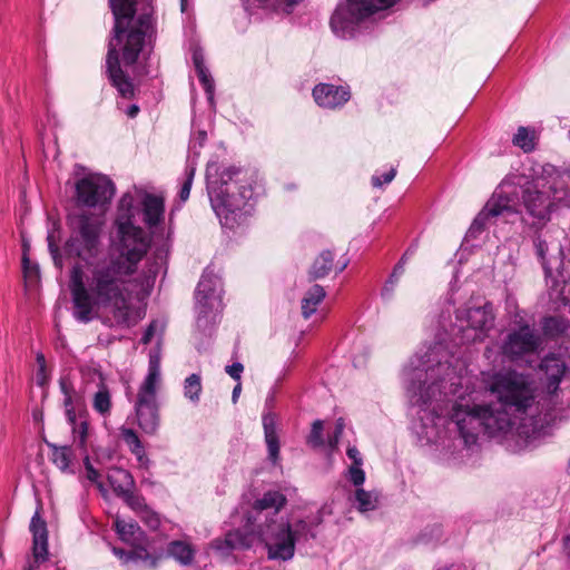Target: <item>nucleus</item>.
<instances>
[{
	"mask_svg": "<svg viewBox=\"0 0 570 570\" xmlns=\"http://www.w3.org/2000/svg\"><path fill=\"white\" fill-rule=\"evenodd\" d=\"M483 389L497 402L481 400L482 391L461 393L455 400H448L446 386L451 393L461 385V377L446 363L436 368H405L404 382L410 403L417 407L412 429L423 444L439 443L441 425L455 432L463 446L471 449L478 443L481 432L492 436L508 432L517 420L532 406L533 390L529 379L514 370L483 372Z\"/></svg>",
	"mask_w": 570,
	"mask_h": 570,
	"instance_id": "obj_1",
	"label": "nucleus"
},
{
	"mask_svg": "<svg viewBox=\"0 0 570 570\" xmlns=\"http://www.w3.org/2000/svg\"><path fill=\"white\" fill-rule=\"evenodd\" d=\"M137 212L131 196L122 195L114 220L115 238L107 256L92 265L88 286L83 282L81 265L72 266L69 288L72 315L78 322L89 323L95 305L107 307L125 301V285L137 272L138 264L147 255L151 242L141 227L132 224Z\"/></svg>",
	"mask_w": 570,
	"mask_h": 570,
	"instance_id": "obj_2",
	"label": "nucleus"
},
{
	"mask_svg": "<svg viewBox=\"0 0 570 570\" xmlns=\"http://www.w3.org/2000/svg\"><path fill=\"white\" fill-rule=\"evenodd\" d=\"M286 503L287 499L282 492H265L262 498L255 500L247 512L246 525L213 540L212 549L222 558H228L235 552L252 549L257 542H264L268 559L291 560L296 544H305L317 538V528L323 523V514L317 511L289 523L279 515Z\"/></svg>",
	"mask_w": 570,
	"mask_h": 570,
	"instance_id": "obj_3",
	"label": "nucleus"
},
{
	"mask_svg": "<svg viewBox=\"0 0 570 570\" xmlns=\"http://www.w3.org/2000/svg\"><path fill=\"white\" fill-rule=\"evenodd\" d=\"M153 0H109L114 16L112 36L106 57L107 76L121 97L134 96L131 78L121 69L118 46H122V60L134 66L142 52L146 40L153 36Z\"/></svg>",
	"mask_w": 570,
	"mask_h": 570,
	"instance_id": "obj_4",
	"label": "nucleus"
},
{
	"mask_svg": "<svg viewBox=\"0 0 570 570\" xmlns=\"http://www.w3.org/2000/svg\"><path fill=\"white\" fill-rule=\"evenodd\" d=\"M494 194L498 202L507 208L502 210L504 220L511 224L520 220L523 228H546L552 213L568 197L561 181H553L547 188L540 189L524 175L503 179Z\"/></svg>",
	"mask_w": 570,
	"mask_h": 570,
	"instance_id": "obj_5",
	"label": "nucleus"
},
{
	"mask_svg": "<svg viewBox=\"0 0 570 570\" xmlns=\"http://www.w3.org/2000/svg\"><path fill=\"white\" fill-rule=\"evenodd\" d=\"M254 171L240 166L209 161L206 167V190L212 209L223 227L233 229L249 214L254 196Z\"/></svg>",
	"mask_w": 570,
	"mask_h": 570,
	"instance_id": "obj_6",
	"label": "nucleus"
},
{
	"mask_svg": "<svg viewBox=\"0 0 570 570\" xmlns=\"http://www.w3.org/2000/svg\"><path fill=\"white\" fill-rule=\"evenodd\" d=\"M222 279L207 267L195 291V340L199 353L208 351L223 311Z\"/></svg>",
	"mask_w": 570,
	"mask_h": 570,
	"instance_id": "obj_7",
	"label": "nucleus"
},
{
	"mask_svg": "<svg viewBox=\"0 0 570 570\" xmlns=\"http://www.w3.org/2000/svg\"><path fill=\"white\" fill-rule=\"evenodd\" d=\"M106 225L104 213L72 209L67 215L69 236L63 245L68 257H76L91 264L102 248V235Z\"/></svg>",
	"mask_w": 570,
	"mask_h": 570,
	"instance_id": "obj_8",
	"label": "nucleus"
},
{
	"mask_svg": "<svg viewBox=\"0 0 570 570\" xmlns=\"http://www.w3.org/2000/svg\"><path fill=\"white\" fill-rule=\"evenodd\" d=\"M399 0H341L330 20L333 33L341 39H353L360 26L380 10L387 9Z\"/></svg>",
	"mask_w": 570,
	"mask_h": 570,
	"instance_id": "obj_9",
	"label": "nucleus"
},
{
	"mask_svg": "<svg viewBox=\"0 0 570 570\" xmlns=\"http://www.w3.org/2000/svg\"><path fill=\"white\" fill-rule=\"evenodd\" d=\"M543 350V340L534 326L518 322L508 330L500 344L503 360L517 364H531Z\"/></svg>",
	"mask_w": 570,
	"mask_h": 570,
	"instance_id": "obj_10",
	"label": "nucleus"
},
{
	"mask_svg": "<svg viewBox=\"0 0 570 570\" xmlns=\"http://www.w3.org/2000/svg\"><path fill=\"white\" fill-rule=\"evenodd\" d=\"M116 186L105 175H87L76 181L73 209L90 210V213H104L115 196Z\"/></svg>",
	"mask_w": 570,
	"mask_h": 570,
	"instance_id": "obj_11",
	"label": "nucleus"
},
{
	"mask_svg": "<svg viewBox=\"0 0 570 570\" xmlns=\"http://www.w3.org/2000/svg\"><path fill=\"white\" fill-rule=\"evenodd\" d=\"M456 318L466 322L468 326L474 331L471 340L475 341L493 328L494 313L491 303L485 302L481 306H466L456 311Z\"/></svg>",
	"mask_w": 570,
	"mask_h": 570,
	"instance_id": "obj_12",
	"label": "nucleus"
},
{
	"mask_svg": "<svg viewBox=\"0 0 570 570\" xmlns=\"http://www.w3.org/2000/svg\"><path fill=\"white\" fill-rule=\"evenodd\" d=\"M312 96L316 105L323 109H341L352 97L350 86H336L327 82L317 83Z\"/></svg>",
	"mask_w": 570,
	"mask_h": 570,
	"instance_id": "obj_13",
	"label": "nucleus"
},
{
	"mask_svg": "<svg viewBox=\"0 0 570 570\" xmlns=\"http://www.w3.org/2000/svg\"><path fill=\"white\" fill-rule=\"evenodd\" d=\"M127 194L131 196L132 206L138 209L132 219L134 226L139 227L138 225H136V217L139 215L142 216L144 224L150 229L157 227L160 223H163L165 212V204L163 197L145 193L142 200L139 204H135L134 196L130 193H125L124 195Z\"/></svg>",
	"mask_w": 570,
	"mask_h": 570,
	"instance_id": "obj_14",
	"label": "nucleus"
},
{
	"mask_svg": "<svg viewBox=\"0 0 570 570\" xmlns=\"http://www.w3.org/2000/svg\"><path fill=\"white\" fill-rule=\"evenodd\" d=\"M135 409L139 428L146 434H155L160 421L156 397H145L144 394L137 395Z\"/></svg>",
	"mask_w": 570,
	"mask_h": 570,
	"instance_id": "obj_15",
	"label": "nucleus"
},
{
	"mask_svg": "<svg viewBox=\"0 0 570 570\" xmlns=\"http://www.w3.org/2000/svg\"><path fill=\"white\" fill-rule=\"evenodd\" d=\"M540 370L546 375L548 392L554 394L568 370L566 358L560 354L550 353L541 360Z\"/></svg>",
	"mask_w": 570,
	"mask_h": 570,
	"instance_id": "obj_16",
	"label": "nucleus"
},
{
	"mask_svg": "<svg viewBox=\"0 0 570 570\" xmlns=\"http://www.w3.org/2000/svg\"><path fill=\"white\" fill-rule=\"evenodd\" d=\"M507 208L498 202V197L493 193L491 198L487 202L483 209L473 219L470 228L468 229L463 244H469L471 239H476L480 234L485 229L489 218L503 217V212Z\"/></svg>",
	"mask_w": 570,
	"mask_h": 570,
	"instance_id": "obj_17",
	"label": "nucleus"
},
{
	"mask_svg": "<svg viewBox=\"0 0 570 570\" xmlns=\"http://www.w3.org/2000/svg\"><path fill=\"white\" fill-rule=\"evenodd\" d=\"M32 532V551L37 562H43L48 558V530L47 523L41 519L39 511H36L30 522Z\"/></svg>",
	"mask_w": 570,
	"mask_h": 570,
	"instance_id": "obj_18",
	"label": "nucleus"
},
{
	"mask_svg": "<svg viewBox=\"0 0 570 570\" xmlns=\"http://www.w3.org/2000/svg\"><path fill=\"white\" fill-rule=\"evenodd\" d=\"M191 59H193V63H194L197 77L199 79V82L202 83V86L207 95V100H208L210 107L215 108V99H214L215 82H214V79H213L208 68L205 65L204 51L200 47H195L193 49Z\"/></svg>",
	"mask_w": 570,
	"mask_h": 570,
	"instance_id": "obj_19",
	"label": "nucleus"
},
{
	"mask_svg": "<svg viewBox=\"0 0 570 570\" xmlns=\"http://www.w3.org/2000/svg\"><path fill=\"white\" fill-rule=\"evenodd\" d=\"M263 429L268 450V460L276 464L279 459V439L276 432V416L272 412L263 414Z\"/></svg>",
	"mask_w": 570,
	"mask_h": 570,
	"instance_id": "obj_20",
	"label": "nucleus"
},
{
	"mask_svg": "<svg viewBox=\"0 0 570 570\" xmlns=\"http://www.w3.org/2000/svg\"><path fill=\"white\" fill-rule=\"evenodd\" d=\"M523 232L531 238L535 256L541 262L546 274H550L551 268L549 267V262L547 259L549 245L546 228H523Z\"/></svg>",
	"mask_w": 570,
	"mask_h": 570,
	"instance_id": "obj_21",
	"label": "nucleus"
},
{
	"mask_svg": "<svg viewBox=\"0 0 570 570\" xmlns=\"http://www.w3.org/2000/svg\"><path fill=\"white\" fill-rule=\"evenodd\" d=\"M107 480L118 498L128 489H135L136 485L131 473L118 466L109 469Z\"/></svg>",
	"mask_w": 570,
	"mask_h": 570,
	"instance_id": "obj_22",
	"label": "nucleus"
},
{
	"mask_svg": "<svg viewBox=\"0 0 570 570\" xmlns=\"http://www.w3.org/2000/svg\"><path fill=\"white\" fill-rule=\"evenodd\" d=\"M333 264L334 254L328 249L322 250L320 255L314 259L307 272V281L312 283L320 278H324L332 271Z\"/></svg>",
	"mask_w": 570,
	"mask_h": 570,
	"instance_id": "obj_23",
	"label": "nucleus"
},
{
	"mask_svg": "<svg viewBox=\"0 0 570 570\" xmlns=\"http://www.w3.org/2000/svg\"><path fill=\"white\" fill-rule=\"evenodd\" d=\"M326 292L322 285L314 284L302 298V315L305 320L309 318L315 312L317 305L324 299Z\"/></svg>",
	"mask_w": 570,
	"mask_h": 570,
	"instance_id": "obj_24",
	"label": "nucleus"
},
{
	"mask_svg": "<svg viewBox=\"0 0 570 570\" xmlns=\"http://www.w3.org/2000/svg\"><path fill=\"white\" fill-rule=\"evenodd\" d=\"M158 258H161L160 253L157 254L156 258L148 261L146 269H144L142 274L136 278L141 292L146 295H149L154 288L155 281L160 271L161 263L158 262Z\"/></svg>",
	"mask_w": 570,
	"mask_h": 570,
	"instance_id": "obj_25",
	"label": "nucleus"
},
{
	"mask_svg": "<svg viewBox=\"0 0 570 570\" xmlns=\"http://www.w3.org/2000/svg\"><path fill=\"white\" fill-rule=\"evenodd\" d=\"M380 495L376 491H365L364 489H356L354 495V504L356 509L362 512L373 511L379 508Z\"/></svg>",
	"mask_w": 570,
	"mask_h": 570,
	"instance_id": "obj_26",
	"label": "nucleus"
},
{
	"mask_svg": "<svg viewBox=\"0 0 570 570\" xmlns=\"http://www.w3.org/2000/svg\"><path fill=\"white\" fill-rule=\"evenodd\" d=\"M46 444L52 451V462L57 465V468H59L62 472L68 471L72 458L71 446H59L48 441H46Z\"/></svg>",
	"mask_w": 570,
	"mask_h": 570,
	"instance_id": "obj_27",
	"label": "nucleus"
},
{
	"mask_svg": "<svg viewBox=\"0 0 570 570\" xmlns=\"http://www.w3.org/2000/svg\"><path fill=\"white\" fill-rule=\"evenodd\" d=\"M541 328L544 336L556 338L567 330V321L561 316H546L541 321Z\"/></svg>",
	"mask_w": 570,
	"mask_h": 570,
	"instance_id": "obj_28",
	"label": "nucleus"
},
{
	"mask_svg": "<svg viewBox=\"0 0 570 570\" xmlns=\"http://www.w3.org/2000/svg\"><path fill=\"white\" fill-rule=\"evenodd\" d=\"M114 525L120 540L125 542L131 539H138L144 534L141 528L136 521L126 522L125 520L117 518L114 522Z\"/></svg>",
	"mask_w": 570,
	"mask_h": 570,
	"instance_id": "obj_29",
	"label": "nucleus"
},
{
	"mask_svg": "<svg viewBox=\"0 0 570 570\" xmlns=\"http://www.w3.org/2000/svg\"><path fill=\"white\" fill-rule=\"evenodd\" d=\"M443 537L442 525L439 523L428 524L421 532L415 537L414 542L416 544H435L441 541Z\"/></svg>",
	"mask_w": 570,
	"mask_h": 570,
	"instance_id": "obj_30",
	"label": "nucleus"
},
{
	"mask_svg": "<svg viewBox=\"0 0 570 570\" xmlns=\"http://www.w3.org/2000/svg\"><path fill=\"white\" fill-rule=\"evenodd\" d=\"M202 390V377L199 374L193 373L185 379L184 396L191 403L196 404L199 402Z\"/></svg>",
	"mask_w": 570,
	"mask_h": 570,
	"instance_id": "obj_31",
	"label": "nucleus"
},
{
	"mask_svg": "<svg viewBox=\"0 0 570 570\" xmlns=\"http://www.w3.org/2000/svg\"><path fill=\"white\" fill-rule=\"evenodd\" d=\"M169 554L184 566L191 563L194 553L189 544L183 541H174L168 548Z\"/></svg>",
	"mask_w": 570,
	"mask_h": 570,
	"instance_id": "obj_32",
	"label": "nucleus"
},
{
	"mask_svg": "<svg viewBox=\"0 0 570 570\" xmlns=\"http://www.w3.org/2000/svg\"><path fill=\"white\" fill-rule=\"evenodd\" d=\"M127 562L142 563L147 568L154 569L157 566V558L148 552L144 547H137L129 551Z\"/></svg>",
	"mask_w": 570,
	"mask_h": 570,
	"instance_id": "obj_33",
	"label": "nucleus"
},
{
	"mask_svg": "<svg viewBox=\"0 0 570 570\" xmlns=\"http://www.w3.org/2000/svg\"><path fill=\"white\" fill-rule=\"evenodd\" d=\"M196 167H197V163L195 159H193V158L186 159L185 180L179 190V199L183 203L186 202L189 197L194 177H195V173H196Z\"/></svg>",
	"mask_w": 570,
	"mask_h": 570,
	"instance_id": "obj_34",
	"label": "nucleus"
},
{
	"mask_svg": "<svg viewBox=\"0 0 570 570\" xmlns=\"http://www.w3.org/2000/svg\"><path fill=\"white\" fill-rule=\"evenodd\" d=\"M512 142L524 153H530L534 149V135L527 127L521 126L518 128L517 134H514Z\"/></svg>",
	"mask_w": 570,
	"mask_h": 570,
	"instance_id": "obj_35",
	"label": "nucleus"
},
{
	"mask_svg": "<svg viewBox=\"0 0 570 570\" xmlns=\"http://www.w3.org/2000/svg\"><path fill=\"white\" fill-rule=\"evenodd\" d=\"M207 139V132L204 129H197L193 132L191 138L188 145V155L187 159L193 158L197 161V158L200 155V150L205 145Z\"/></svg>",
	"mask_w": 570,
	"mask_h": 570,
	"instance_id": "obj_36",
	"label": "nucleus"
},
{
	"mask_svg": "<svg viewBox=\"0 0 570 570\" xmlns=\"http://www.w3.org/2000/svg\"><path fill=\"white\" fill-rule=\"evenodd\" d=\"M119 498L122 499L124 502L138 514H141L148 508L144 497L135 493L134 489H128Z\"/></svg>",
	"mask_w": 570,
	"mask_h": 570,
	"instance_id": "obj_37",
	"label": "nucleus"
},
{
	"mask_svg": "<svg viewBox=\"0 0 570 570\" xmlns=\"http://www.w3.org/2000/svg\"><path fill=\"white\" fill-rule=\"evenodd\" d=\"M440 363H441V362H438V364H436V365L429 366V365H426V363H425L424 361H422V360H416V364L414 363V361H412V362H411V366H410L409 368H416V367H419V368H424V370H429V371H430V370H432V368H436V367L440 365ZM444 363L449 364V365L451 366V368H452L453 371H455V373L461 377V385L456 387V392H455L454 394L450 392V390H449V384L443 383V385H445V386H446V391L449 392V394H448V400H451V399H450V396H453V397H454L453 400H455V399L460 395V394H458V393H459V390H461V389L463 387V377H462V375H461V373H460V372H462V371H463V367H460V368H459V372H458V371L455 370V367H453V366H452V364H451L450 362L445 361ZM439 385H440V386H442V384H441V383H439ZM441 390H444V389H443V387H441Z\"/></svg>",
	"mask_w": 570,
	"mask_h": 570,
	"instance_id": "obj_38",
	"label": "nucleus"
},
{
	"mask_svg": "<svg viewBox=\"0 0 570 570\" xmlns=\"http://www.w3.org/2000/svg\"><path fill=\"white\" fill-rule=\"evenodd\" d=\"M440 363H441V362H438V364H436V365L429 366V365H426V363H425L424 361H422V360H416V364L414 363V361H412V362H411V366H410L409 368H416V367H419V368H424V370H429V371H430V370H432V368H436V367L440 365ZM444 363L449 364V365L451 366V368H452L453 371H455V373L461 377V385L456 387V392H455L454 394L450 392V390H449V384L443 383V385H445V386H446V391L449 392V394H448V400H451V399H450V396H453V397H454L453 400H455V399L460 395V394H458V393H459V390H461V389L463 387V377H462V375H461V373H460V372H462V371H463V367H460V368H459V372H458V371L455 370V367H453V366H452V364H451L450 362L445 361ZM439 385H440V386H442V384H441V383H439ZM441 390H444V389H443V387H441Z\"/></svg>",
	"mask_w": 570,
	"mask_h": 570,
	"instance_id": "obj_39",
	"label": "nucleus"
},
{
	"mask_svg": "<svg viewBox=\"0 0 570 570\" xmlns=\"http://www.w3.org/2000/svg\"><path fill=\"white\" fill-rule=\"evenodd\" d=\"M110 394H109V391L108 389L102 385L98 392L95 394V397H94V409L100 413V414H106V413H109L110 411Z\"/></svg>",
	"mask_w": 570,
	"mask_h": 570,
	"instance_id": "obj_40",
	"label": "nucleus"
},
{
	"mask_svg": "<svg viewBox=\"0 0 570 570\" xmlns=\"http://www.w3.org/2000/svg\"><path fill=\"white\" fill-rule=\"evenodd\" d=\"M160 372H156L155 367L153 371H148V374L139 389L138 395L144 394L145 397H156V383L158 382Z\"/></svg>",
	"mask_w": 570,
	"mask_h": 570,
	"instance_id": "obj_41",
	"label": "nucleus"
},
{
	"mask_svg": "<svg viewBox=\"0 0 570 570\" xmlns=\"http://www.w3.org/2000/svg\"><path fill=\"white\" fill-rule=\"evenodd\" d=\"M324 424L322 420H315L312 424L307 443L313 448H321L324 445L323 438Z\"/></svg>",
	"mask_w": 570,
	"mask_h": 570,
	"instance_id": "obj_42",
	"label": "nucleus"
},
{
	"mask_svg": "<svg viewBox=\"0 0 570 570\" xmlns=\"http://www.w3.org/2000/svg\"><path fill=\"white\" fill-rule=\"evenodd\" d=\"M298 0H243L245 10H249L250 6H257L263 8H275L282 3L287 7H293Z\"/></svg>",
	"mask_w": 570,
	"mask_h": 570,
	"instance_id": "obj_43",
	"label": "nucleus"
},
{
	"mask_svg": "<svg viewBox=\"0 0 570 570\" xmlns=\"http://www.w3.org/2000/svg\"><path fill=\"white\" fill-rule=\"evenodd\" d=\"M22 269L24 276L30 281H38L40 278V268L37 263L30 261L28 254L22 253Z\"/></svg>",
	"mask_w": 570,
	"mask_h": 570,
	"instance_id": "obj_44",
	"label": "nucleus"
},
{
	"mask_svg": "<svg viewBox=\"0 0 570 570\" xmlns=\"http://www.w3.org/2000/svg\"><path fill=\"white\" fill-rule=\"evenodd\" d=\"M72 429V433L75 436H78L79 439V446L85 448L87 443V436H88V429L89 424L87 420L80 421V423H77V419L75 420L73 424H69Z\"/></svg>",
	"mask_w": 570,
	"mask_h": 570,
	"instance_id": "obj_45",
	"label": "nucleus"
},
{
	"mask_svg": "<svg viewBox=\"0 0 570 570\" xmlns=\"http://www.w3.org/2000/svg\"><path fill=\"white\" fill-rule=\"evenodd\" d=\"M73 395L75 394L67 395L63 399V406H65V412H66V417H67L68 424H73L75 420L77 417L82 419L86 414L85 411L79 412V414L76 413V410L73 406Z\"/></svg>",
	"mask_w": 570,
	"mask_h": 570,
	"instance_id": "obj_46",
	"label": "nucleus"
},
{
	"mask_svg": "<svg viewBox=\"0 0 570 570\" xmlns=\"http://www.w3.org/2000/svg\"><path fill=\"white\" fill-rule=\"evenodd\" d=\"M83 464H85V469H86V472H87V479L89 481L96 483L97 488L99 489V491L105 493L106 492V488H105L104 483L99 481L100 473L98 472L97 469L94 468V465L90 462L89 456L85 458Z\"/></svg>",
	"mask_w": 570,
	"mask_h": 570,
	"instance_id": "obj_47",
	"label": "nucleus"
},
{
	"mask_svg": "<svg viewBox=\"0 0 570 570\" xmlns=\"http://www.w3.org/2000/svg\"><path fill=\"white\" fill-rule=\"evenodd\" d=\"M48 249L52 257L53 264L57 268L61 269L63 266L62 256L59 246L56 244L52 233L47 236Z\"/></svg>",
	"mask_w": 570,
	"mask_h": 570,
	"instance_id": "obj_48",
	"label": "nucleus"
},
{
	"mask_svg": "<svg viewBox=\"0 0 570 570\" xmlns=\"http://www.w3.org/2000/svg\"><path fill=\"white\" fill-rule=\"evenodd\" d=\"M347 478L355 487H361L365 482V472L362 465H351L347 471Z\"/></svg>",
	"mask_w": 570,
	"mask_h": 570,
	"instance_id": "obj_49",
	"label": "nucleus"
},
{
	"mask_svg": "<svg viewBox=\"0 0 570 570\" xmlns=\"http://www.w3.org/2000/svg\"><path fill=\"white\" fill-rule=\"evenodd\" d=\"M139 515L149 529L157 530L159 528L160 519L149 507Z\"/></svg>",
	"mask_w": 570,
	"mask_h": 570,
	"instance_id": "obj_50",
	"label": "nucleus"
},
{
	"mask_svg": "<svg viewBox=\"0 0 570 570\" xmlns=\"http://www.w3.org/2000/svg\"><path fill=\"white\" fill-rule=\"evenodd\" d=\"M344 428H345L344 420L342 417L337 419L335 422L334 432L328 438V445L332 450L337 448L340 439L343 434Z\"/></svg>",
	"mask_w": 570,
	"mask_h": 570,
	"instance_id": "obj_51",
	"label": "nucleus"
},
{
	"mask_svg": "<svg viewBox=\"0 0 570 570\" xmlns=\"http://www.w3.org/2000/svg\"><path fill=\"white\" fill-rule=\"evenodd\" d=\"M396 175V169L391 168L389 171L382 174L381 176L374 175L372 176L371 183L375 188L382 187L384 184H390Z\"/></svg>",
	"mask_w": 570,
	"mask_h": 570,
	"instance_id": "obj_52",
	"label": "nucleus"
},
{
	"mask_svg": "<svg viewBox=\"0 0 570 570\" xmlns=\"http://www.w3.org/2000/svg\"><path fill=\"white\" fill-rule=\"evenodd\" d=\"M36 361L38 364L37 384L39 386H43L47 383L45 355L42 353H37Z\"/></svg>",
	"mask_w": 570,
	"mask_h": 570,
	"instance_id": "obj_53",
	"label": "nucleus"
},
{
	"mask_svg": "<svg viewBox=\"0 0 570 570\" xmlns=\"http://www.w3.org/2000/svg\"><path fill=\"white\" fill-rule=\"evenodd\" d=\"M121 436L124 441L130 446L139 448V443L141 442L136 433L135 430L122 428L121 429Z\"/></svg>",
	"mask_w": 570,
	"mask_h": 570,
	"instance_id": "obj_54",
	"label": "nucleus"
},
{
	"mask_svg": "<svg viewBox=\"0 0 570 570\" xmlns=\"http://www.w3.org/2000/svg\"><path fill=\"white\" fill-rule=\"evenodd\" d=\"M419 248V240L414 239L411 245L406 248V250L401 256L400 261L395 265H401L402 269L405 271V265L411 256H413Z\"/></svg>",
	"mask_w": 570,
	"mask_h": 570,
	"instance_id": "obj_55",
	"label": "nucleus"
},
{
	"mask_svg": "<svg viewBox=\"0 0 570 570\" xmlns=\"http://www.w3.org/2000/svg\"><path fill=\"white\" fill-rule=\"evenodd\" d=\"M244 365L240 362H235L225 367V372L235 381L240 382Z\"/></svg>",
	"mask_w": 570,
	"mask_h": 570,
	"instance_id": "obj_56",
	"label": "nucleus"
},
{
	"mask_svg": "<svg viewBox=\"0 0 570 570\" xmlns=\"http://www.w3.org/2000/svg\"><path fill=\"white\" fill-rule=\"evenodd\" d=\"M158 322L156 320L151 321L149 325L146 327L141 338L140 343L144 345H147L151 342L153 337L155 336L156 330H157Z\"/></svg>",
	"mask_w": 570,
	"mask_h": 570,
	"instance_id": "obj_57",
	"label": "nucleus"
},
{
	"mask_svg": "<svg viewBox=\"0 0 570 570\" xmlns=\"http://www.w3.org/2000/svg\"><path fill=\"white\" fill-rule=\"evenodd\" d=\"M60 392L63 396L76 394V391L67 376H61L59 380Z\"/></svg>",
	"mask_w": 570,
	"mask_h": 570,
	"instance_id": "obj_58",
	"label": "nucleus"
},
{
	"mask_svg": "<svg viewBox=\"0 0 570 570\" xmlns=\"http://www.w3.org/2000/svg\"><path fill=\"white\" fill-rule=\"evenodd\" d=\"M346 454L352 460V465L363 464L362 455L355 446H348L346 450Z\"/></svg>",
	"mask_w": 570,
	"mask_h": 570,
	"instance_id": "obj_59",
	"label": "nucleus"
},
{
	"mask_svg": "<svg viewBox=\"0 0 570 570\" xmlns=\"http://www.w3.org/2000/svg\"><path fill=\"white\" fill-rule=\"evenodd\" d=\"M393 292H394V286H392L385 282L384 286L381 289V296L384 299H390L393 295Z\"/></svg>",
	"mask_w": 570,
	"mask_h": 570,
	"instance_id": "obj_60",
	"label": "nucleus"
},
{
	"mask_svg": "<svg viewBox=\"0 0 570 570\" xmlns=\"http://www.w3.org/2000/svg\"><path fill=\"white\" fill-rule=\"evenodd\" d=\"M393 292H394V286H392L385 282L384 286L381 289V296L384 299H390L393 295Z\"/></svg>",
	"mask_w": 570,
	"mask_h": 570,
	"instance_id": "obj_61",
	"label": "nucleus"
},
{
	"mask_svg": "<svg viewBox=\"0 0 570 570\" xmlns=\"http://www.w3.org/2000/svg\"><path fill=\"white\" fill-rule=\"evenodd\" d=\"M154 367H155L156 372H159V358L157 355L150 354L148 371H153Z\"/></svg>",
	"mask_w": 570,
	"mask_h": 570,
	"instance_id": "obj_62",
	"label": "nucleus"
},
{
	"mask_svg": "<svg viewBox=\"0 0 570 570\" xmlns=\"http://www.w3.org/2000/svg\"><path fill=\"white\" fill-rule=\"evenodd\" d=\"M403 273H404V269H402V266L395 265L392 269V273L390 274V277L393 278L394 281L399 282V279L403 275Z\"/></svg>",
	"mask_w": 570,
	"mask_h": 570,
	"instance_id": "obj_63",
	"label": "nucleus"
},
{
	"mask_svg": "<svg viewBox=\"0 0 570 570\" xmlns=\"http://www.w3.org/2000/svg\"><path fill=\"white\" fill-rule=\"evenodd\" d=\"M563 551L568 557H570V534L563 538Z\"/></svg>",
	"mask_w": 570,
	"mask_h": 570,
	"instance_id": "obj_64",
	"label": "nucleus"
}]
</instances>
